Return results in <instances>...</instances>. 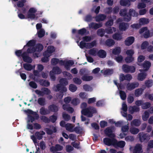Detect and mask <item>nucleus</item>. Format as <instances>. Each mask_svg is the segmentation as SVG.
Here are the masks:
<instances>
[{
	"instance_id": "3c124183",
	"label": "nucleus",
	"mask_w": 153,
	"mask_h": 153,
	"mask_svg": "<svg viewBox=\"0 0 153 153\" xmlns=\"http://www.w3.org/2000/svg\"><path fill=\"white\" fill-rule=\"evenodd\" d=\"M69 90L72 92H75L77 89V87L74 84H71L69 87Z\"/></svg>"
},
{
	"instance_id": "f704fd0d",
	"label": "nucleus",
	"mask_w": 153,
	"mask_h": 153,
	"mask_svg": "<svg viewBox=\"0 0 153 153\" xmlns=\"http://www.w3.org/2000/svg\"><path fill=\"white\" fill-rule=\"evenodd\" d=\"M131 124L136 126H139L141 124V122L138 119H135L131 122Z\"/></svg>"
},
{
	"instance_id": "72a5a7b5",
	"label": "nucleus",
	"mask_w": 153,
	"mask_h": 153,
	"mask_svg": "<svg viewBox=\"0 0 153 153\" xmlns=\"http://www.w3.org/2000/svg\"><path fill=\"white\" fill-rule=\"evenodd\" d=\"M90 72L85 68L81 69L79 71V73L81 76L88 75L89 74Z\"/></svg>"
},
{
	"instance_id": "bf43d9fd",
	"label": "nucleus",
	"mask_w": 153,
	"mask_h": 153,
	"mask_svg": "<svg viewBox=\"0 0 153 153\" xmlns=\"http://www.w3.org/2000/svg\"><path fill=\"white\" fill-rule=\"evenodd\" d=\"M55 49L54 46H49L48 47L47 51L49 52V53L51 54L55 51Z\"/></svg>"
},
{
	"instance_id": "393cba45",
	"label": "nucleus",
	"mask_w": 153,
	"mask_h": 153,
	"mask_svg": "<svg viewBox=\"0 0 153 153\" xmlns=\"http://www.w3.org/2000/svg\"><path fill=\"white\" fill-rule=\"evenodd\" d=\"M74 64V62L72 60H69L65 61V67L66 69L68 70L70 67L72 65Z\"/></svg>"
},
{
	"instance_id": "dca6fc26",
	"label": "nucleus",
	"mask_w": 153,
	"mask_h": 153,
	"mask_svg": "<svg viewBox=\"0 0 153 153\" xmlns=\"http://www.w3.org/2000/svg\"><path fill=\"white\" fill-rule=\"evenodd\" d=\"M48 109L50 111L56 112L59 111V107L55 104H52L48 106Z\"/></svg>"
},
{
	"instance_id": "1a4fd4ad",
	"label": "nucleus",
	"mask_w": 153,
	"mask_h": 153,
	"mask_svg": "<svg viewBox=\"0 0 153 153\" xmlns=\"http://www.w3.org/2000/svg\"><path fill=\"white\" fill-rule=\"evenodd\" d=\"M22 59L24 62L28 63H31L33 61L32 59L29 56L27 52H26L23 53Z\"/></svg>"
},
{
	"instance_id": "79ce46f5",
	"label": "nucleus",
	"mask_w": 153,
	"mask_h": 153,
	"mask_svg": "<svg viewBox=\"0 0 153 153\" xmlns=\"http://www.w3.org/2000/svg\"><path fill=\"white\" fill-rule=\"evenodd\" d=\"M119 94L121 99L123 100H125L126 98V94L124 91L120 90L119 91Z\"/></svg>"
},
{
	"instance_id": "37998d69",
	"label": "nucleus",
	"mask_w": 153,
	"mask_h": 153,
	"mask_svg": "<svg viewBox=\"0 0 153 153\" xmlns=\"http://www.w3.org/2000/svg\"><path fill=\"white\" fill-rule=\"evenodd\" d=\"M97 51L96 48H93L88 51V53L91 55L96 56L97 53Z\"/></svg>"
},
{
	"instance_id": "bb28decb",
	"label": "nucleus",
	"mask_w": 153,
	"mask_h": 153,
	"mask_svg": "<svg viewBox=\"0 0 153 153\" xmlns=\"http://www.w3.org/2000/svg\"><path fill=\"white\" fill-rule=\"evenodd\" d=\"M105 32L108 34H111L116 31V29L114 27H109L105 29Z\"/></svg>"
},
{
	"instance_id": "6e6552de",
	"label": "nucleus",
	"mask_w": 153,
	"mask_h": 153,
	"mask_svg": "<svg viewBox=\"0 0 153 153\" xmlns=\"http://www.w3.org/2000/svg\"><path fill=\"white\" fill-rule=\"evenodd\" d=\"M36 10L34 8H30L27 14V17L28 18L31 19H34L36 16L34 14L36 12Z\"/></svg>"
},
{
	"instance_id": "13d9d810",
	"label": "nucleus",
	"mask_w": 153,
	"mask_h": 153,
	"mask_svg": "<svg viewBox=\"0 0 153 153\" xmlns=\"http://www.w3.org/2000/svg\"><path fill=\"white\" fill-rule=\"evenodd\" d=\"M80 103V100L78 98H74L71 101V103L74 105H76Z\"/></svg>"
},
{
	"instance_id": "5701e85b",
	"label": "nucleus",
	"mask_w": 153,
	"mask_h": 153,
	"mask_svg": "<svg viewBox=\"0 0 153 153\" xmlns=\"http://www.w3.org/2000/svg\"><path fill=\"white\" fill-rule=\"evenodd\" d=\"M112 38L114 40L120 41L122 39V36L121 34L116 33L113 35Z\"/></svg>"
},
{
	"instance_id": "338daca9",
	"label": "nucleus",
	"mask_w": 153,
	"mask_h": 153,
	"mask_svg": "<svg viewBox=\"0 0 153 153\" xmlns=\"http://www.w3.org/2000/svg\"><path fill=\"white\" fill-rule=\"evenodd\" d=\"M83 88L84 90L86 91H91L92 88L87 84H85L83 85Z\"/></svg>"
},
{
	"instance_id": "6ab92c4d",
	"label": "nucleus",
	"mask_w": 153,
	"mask_h": 153,
	"mask_svg": "<svg viewBox=\"0 0 153 153\" xmlns=\"http://www.w3.org/2000/svg\"><path fill=\"white\" fill-rule=\"evenodd\" d=\"M125 144L126 143L124 141L121 140L117 142V140H116L114 147L116 148L117 147L120 148H122L125 146Z\"/></svg>"
},
{
	"instance_id": "c9c22d12",
	"label": "nucleus",
	"mask_w": 153,
	"mask_h": 153,
	"mask_svg": "<svg viewBox=\"0 0 153 153\" xmlns=\"http://www.w3.org/2000/svg\"><path fill=\"white\" fill-rule=\"evenodd\" d=\"M65 128L66 130L70 132L73 131V128H74V126L72 125V124L70 123L66 124Z\"/></svg>"
},
{
	"instance_id": "f8f14e48",
	"label": "nucleus",
	"mask_w": 153,
	"mask_h": 153,
	"mask_svg": "<svg viewBox=\"0 0 153 153\" xmlns=\"http://www.w3.org/2000/svg\"><path fill=\"white\" fill-rule=\"evenodd\" d=\"M102 26V23H97L93 22H91L89 25V27L90 28L94 29L97 30L101 27Z\"/></svg>"
},
{
	"instance_id": "680f3d73",
	"label": "nucleus",
	"mask_w": 153,
	"mask_h": 153,
	"mask_svg": "<svg viewBox=\"0 0 153 153\" xmlns=\"http://www.w3.org/2000/svg\"><path fill=\"white\" fill-rule=\"evenodd\" d=\"M143 91L142 88H138L135 91V95L136 97H138L140 95Z\"/></svg>"
},
{
	"instance_id": "49530a36",
	"label": "nucleus",
	"mask_w": 153,
	"mask_h": 153,
	"mask_svg": "<svg viewBox=\"0 0 153 153\" xmlns=\"http://www.w3.org/2000/svg\"><path fill=\"white\" fill-rule=\"evenodd\" d=\"M114 73V71L112 69H108L105 70L104 72V74L105 75H111Z\"/></svg>"
},
{
	"instance_id": "0e129e2a",
	"label": "nucleus",
	"mask_w": 153,
	"mask_h": 153,
	"mask_svg": "<svg viewBox=\"0 0 153 153\" xmlns=\"http://www.w3.org/2000/svg\"><path fill=\"white\" fill-rule=\"evenodd\" d=\"M149 116V114L148 111H145L144 112V115L142 116L143 120L146 121L148 120Z\"/></svg>"
},
{
	"instance_id": "473e14b6",
	"label": "nucleus",
	"mask_w": 153,
	"mask_h": 153,
	"mask_svg": "<svg viewBox=\"0 0 153 153\" xmlns=\"http://www.w3.org/2000/svg\"><path fill=\"white\" fill-rule=\"evenodd\" d=\"M36 41L34 40H30L28 42L26 45H25L24 48H25L26 46L28 47H34L36 45Z\"/></svg>"
},
{
	"instance_id": "f3484780",
	"label": "nucleus",
	"mask_w": 153,
	"mask_h": 153,
	"mask_svg": "<svg viewBox=\"0 0 153 153\" xmlns=\"http://www.w3.org/2000/svg\"><path fill=\"white\" fill-rule=\"evenodd\" d=\"M115 42L113 39H107L104 43V45L106 46L111 47L114 45Z\"/></svg>"
},
{
	"instance_id": "603ef678",
	"label": "nucleus",
	"mask_w": 153,
	"mask_h": 153,
	"mask_svg": "<svg viewBox=\"0 0 153 153\" xmlns=\"http://www.w3.org/2000/svg\"><path fill=\"white\" fill-rule=\"evenodd\" d=\"M38 102L40 105L43 106L45 104V99L42 97L39 98L38 100Z\"/></svg>"
},
{
	"instance_id": "f257e3e1",
	"label": "nucleus",
	"mask_w": 153,
	"mask_h": 153,
	"mask_svg": "<svg viewBox=\"0 0 153 153\" xmlns=\"http://www.w3.org/2000/svg\"><path fill=\"white\" fill-rule=\"evenodd\" d=\"M87 104L86 102L82 103L81 105V107L83 108L81 111L82 114L87 116L89 117H91L93 116V114L97 113V111L95 108L92 106H89L86 108Z\"/></svg>"
},
{
	"instance_id": "7c9ffc66",
	"label": "nucleus",
	"mask_w": 153,
	"mask_h": 153,
	"mask_svg": "<svg viewBox=\"0 0 153 153\" xmlns=\"http://www.w3.org/2000/svg\"><path fill=\"white\" fill-rule=\"evenodd\" d=\"M105 32V29L103 28H100L97 30V33L98 36L102 37L104 36Z\"/></svg>"
},
{
	"instance_id": "2f4dec72",
	"label": "nucleus",
	"mask_w": 153,
	"mask_h": 153,
	"mask_svg": "<svg viewBox=\"0 0 153 153\" xmlns=\"http://www.w3.org/2000/svg\"><path fill=\"white\" fill-rule=\"evenodd\" d=\"M82 79L85 81H89L92 80L93 77L91 76H88L87 75L83 76L81 78Z\"/></svg>"
},
{
	"instance_id": "6e6d98bb",
	"label": "nucleus",
	"mask_w": 153,
	"mask_h": 153,
	"mask_svg": "<svg viewBox=\"0 0 153 153\" xmlns=\"http://www.w3.org/2000/svg\"><path fill=\"white\" fill-rule=\"evenodd\" d=\"M153 83V81L152 80L149 79L146 80L145 82V84L146 87L149 88L152 85Z\"/></svg>"
},
{
	"instance_id": "0eeeda50",
	"label": "nucleus",
	"mask_w": 153,
	"mask_h": 153,
	"mask_svg": "<svg viewBox=\"0 0 153 153\" xmlns=\"http://www.w3.org/2000/svg\"><path fill=\"white\" fill-rule=\"evenodd\" d=\"M139 83L137 82H133L128 83L126 85V88L128 91H131L132 90L138 87Z\"/></svg>"
},
{
	"instance_id": "864d4df0",
	"label": "nucleus",
	"mask_w": 153,
	"mask_h": 153,
	"mask_svg": "<svg viewBox=\"0 0 153 153\" xmlns=\"http://www.w3.org/2000/svg\"><path fill=\"white\" fill-rule=\"evenodd\" d=\"M62 117L63 119L66 121H68L71 119L70 116L64 112L62 113Z\"/></svg>"
},
{
	"instance_id": "8fccbe9b",
	"label": "nucleus",
	"mask_w": 153,
	"mask_h": 153,
	"mask_svg": "<svg viewBox=\"0 0 153 153\" xmlns=\"http://www.w3.org/2000/svg\"><path fill=\"white\" fill-rule=\"evenodd\" d=\"M40 118L41 120L45 123H49L50 122V120L46 116H42Z\"/></svg>"
},
{
	"instance_id": "9b49d317",
	"label": "nucleus",
	"mask_w": 153,
	"mask_h": 153,
	"mask_svg": "<svg viewBox=\"0 0 153 153\" xmlns=\"http://www.w3.org/2000/svg\"><path fill=\"white\" fill-rule=\"evenodd\" d=\"M105 134L110 138H114V134L113 133V131L111 128L110 127L107 128L104 131Z\"/></svg>"
},
{
	"instance_id": "052dcab7",
	"label": "nucleus",
	"mask_w": 153,
	"mask_h": 153,
	"mask_svg": "<svg viewBox=\"0 0 153 153\" xmlns=\"http://www.w3.org/2000/svg\"><path fill=\"white\" fill-rule=\"evenodd\" d=\"M86 31L87 30L85 28H83L78 30L77 33L79 35H83L86 33Z\"/></svg>"
},
{
	"instance_id": "4be33fe9",
	"label": "nucleus",
	"mask_w": 153,
	"mask_h": 153,
	"mask_svg": "<svg viewBox=\"0 0 153 153\" xmlns=\"http://www.w3.org/2000/svg\"><path fill=\"white\" fill-rule=\"evenodd\" d=\"M97 55L100 57L104 58L106 57V53L104 50L101 49L98 51Z\"/></svg>"
},
{
	"instance_id": "9d476101",
	"label": "nucleus",
	"mask_w": 153,
	"mask_h": 153,
	"mask_svg": "<svg viewBox=\"0 0 153 153\" xmlns=\"http://www.w3.org/2000/svg\"><path fill=\"white\" fill-rule=\"evenodd\" d=\"M140 71L141 72L138 74L137 79L139 81H143L146 78L147 74L146 72H143L144 70H143L140 69Z\"/></svg>"
},
{
	"instance_id": "cd10ccee",
	"label": "nucleus",
	"mask_w": 153,
	"mask_h": 153,
	"mask_svg": "<svg viewBox=\"0 0 153 153\" xmlns=\"http://www.w3.org/2000/svg\"><path fill=\"white\" fill-rule=\"evenodd\" d=\"M149 20L148 19L144 18H141L139 19V23L141 25H145L148 24Z\"/></svg>"
},
{
	"instance_id": "a878e982",
	"label": "nucleus",
	"mask_w": 153,
	"mask_h": 153,
	"mask_svg": "<svg viewBox=\"0 0 153 153\" xmlns=\"http://www.w3.org/2000/svg\"><path fill=\"white\" fill-rule=\"evenodd\" d=\"M143 68L145 69V71H147L151 66V63L147 61H145L143 65Z\"/></svg>"
},
{
	"instance_id": "5fc2aeb1",
	"label": "nucleus",
	"mask_w": 153,
	"mask_h": 153,
	"mask_svg": "<svg viewBox=\"0 0 153 153\" xmlns=\"http://www.w3.org/2000/svg\"><path fill=\"white\" fill-rule=\"evenodd\" d=\"M139 131V129L136 128L134 127L130 128V132L134 134H137Z\"/></svg>"
},
{
	"instance_id": "ea45409f",
	"label": "nucleus",
	"mask_w": 153,
	"mask_h": 153,
	"mask_svg": "<svg viewBox=\"0 0 153 153\" xmlns=\"http://www.w3.org/2000/svg\"><path fill=\"white\" fill-rule=\"evenodd\" d=\"M23 66L25 69L27 71H31L33 68L32 65L28 63H24L23 64Z\"/></svg>"
},
{
	"instance_id": "a19ab883",
	"label": "nucleus",
	"mask_w": 153,
	"mask_h": 153,
	"mask_svg": "<svg viewBox=\"0 0 153 153\" xmlns=\"http://www.w3.org/2000/svg\"><path fill=\"white\" fill-rule=\"evenodd\" d=\"M97 43L96 40H94L90 43H87V49L92 48L96 45Z\"/></svg>"
},
{
	"instance_id": "423d86ee",
	"label": "nucleus",
	"mask_w": 153,
	"mask_h": 153,
	"mask_svg": "<svg viewBox=\"0 0 153 153\" xmlns=\"http://www.w3.org/2000/svg\"><path fill=\"white\" fill-rule=\"evenodd\" d=\"M53 90L56 92H66L67 91L66 88L63 85L58 84L54 86Z\"/></svg>"
},
{
	"instance_id": "a18cd8bd",
	"label": "nucleus",
	"mask_w": 153,
	"mask_h": 153,
	"mask_svg": "<svg viewBox=\"0 0 153 153\" xmlns=\"http://www.w3.org/2000/svg\"><path fill=\"white\" fill-rule=\"evenodd\" d=\"M45 33V30L43 29H41L37 32V34L38 37L39 38H41L44 36Z\"/></svg>"
},
{
	"instance_id": "a211bd4d",
	"label": "nucleus",
	"mask_w": 153,
	"mask_h": 153,
	"mask_svg": "<svg viewBox=\"0 0 153 153\" xmlns=\"http://www.w3.org/2000/svg\"><path fill=\"white\" fill-rule=\"evenodd\" d=\"M128 111L130 113L132 114L134 112H138L140 111V108L136 105L130 106L128 107Z\"/></svg>"
},
{
	"instance_id": "4468645a",
	"label": "nucleus",
	"mask_w": 153,
	"mask_h": 153,
	"mask_svg": "<svg viewBox=\"0 0 153 153\" xmlns=\"http://www.w3.org/2000/svg\"><path fill=\"white\" fill-rule=\"evenodd\" d=\"M134 41V38L133 36H129L127 37L125 41V45L129 46L132 44Z\"/></svg>"
},
{
	"instance_id": "4c0bfd02",
	"label": "nucleus",
	"mask_w": 153,
	"mask_h": 153,
	"mask_svg": "<svg viewBox=\"0 0 153 153\" xmlns=\"http://www.w3.org/2000/svg\"><path fill=\"white\" fill-rule=\"evenodd\" d=\"M121 50L120 47H117L114 48L112 50V53L113 54L115 55H118L121 52Z\"/></svg>"
},
{
	"instance_id": "2eb2a0df",
	"label": "nucleus",
	"mask_w": 153,
	"mask_h": 153,
	"mask_svg": "<svg viewBox=\"0 0 153 153\" xmlns=\"http://www.w3.org/2000/svg\"><path fill=\"white\" fill-rule=\"evenodd\" d=\"M62 108L70 113H72L74 111L73 108L70 106L69 104H64L62 105Z\"/></svg>"
},
{
	"instance_id": "7ed1b4c3",
	"label": "nucleus",
	"mask_w": 153,
	"mask_h": 153,
	"mask_svg": "<svg viewBox=\"0 0 153 153\" xmlns=\"http://www.w3.org/2000/svg\"><path fill=\"white\" fill-rule=\"evenodd\" d=\"M123 71L126 73H133L135 71V68L133 66H129L126 64H124L122 66Z\"/></svg>"
},
{
	"instance_id": "b1692460",
	"label": "nucleus",
	"mask_w": 153,
	"mask_h": 153,
	"mask_svg": "<svg viewBox=\"0 0 153 153\" xmlns=\"http://www.w3.org/2000/svg\"><path fill=\"white\" fill-rule=\"evenodd\" d=\"M129 16H130V19L131 16L137 17L138 15V13L136 12L135 10L133 9H130L129 10L128 12Z\"/></svg>"
},
{
	"instance_id": "c03bdc74",
	"label": "nucleus",
	"mask_w": 153,
	"mask_h": 153,
	"mask_svg": "<svg viewBox=\"0 0 153 153\" xmlns=\"http://www.w3.org/2000/svg\"><path fill=\"white\" fill-rule=\"evenodd\" d=\"M52 71L55 74H59L62 72L61 70L58 66L53 67V68Z\"/></svg>"
},
{
	"instance_id": "c756f323",
	"label": "nucleus",
	"mask_w": 153,
	"mask_h": 153,
	"mask_svg": "<svg viewBox=\"0 0 153 153\" xmlns=\"http://www.w3.org/2000/svg\"><path fill=\"white\" fill-rule=\"evenodd\" d=\"M120 3L121 6H129L130 5L129 0H120Z\"/></svg>"
},
{
	"instance_id": "69168bd1",
	"label": "nucleus",
	"mask_w": 153,
	"mask_h": 153,
	"mask_svg": "<svg viewBox=\"0 0 153 153\" xmlns=\"http://www.w3.org/2000/svg\"><path fill=\"white\" fill-rule=\"evenodd\" d=\"M59 60L58 59L56 58H53L51 59V64L53 65H56L59 63Z\"/></svg>"
},
{
	"instance_id": "774afa93",
	"label": "nucleus",
	"mask_w": 153,
	"mask_h": 153,
	"mask_svg": "<svg viewBox=\"0 0 153 153\" xmlns=\"http://www.w3.org/2000/svg\"><path fill=\"white\" fill-rule=\"evenodd\" d=\"M105 13L110 14H111L112 12V8L111 7H106L105 9Z\"/></svg>"
},
{
	"instance_id": "412c9836",
	"label": "nucleus",
	"mask_w": 153,
	"mask_h": 153,
	"mask_svg": "<svg viewBox=\"0 0 153 153\" xmlns=\"http://www.w3.org/2000/svg\"><path fill=\"white\" fill-rule=\"evenodd\" d=\"M45 134V133L43 131H41L40 132H36L35 133V135L38 140H40L43 138L42 135Z\"/></svg>"
},
{
	"instance_id": "58836bf2",
	"label": "nucleus",
	"mask_w": 153,
	"mask_h": 153,
	"mask_svg": "<svg viewBox=\"0 0 153 153\" xmlns=\"http://www.w3.org/2000/svg\"><path fill=\"white\" fill-rule=\"evenodd\" d=\"M39 112L41 114L45 115L50 113V111H48L47 109H46L44 107H42L39 110Z\"/></svg>"
},
{
	"instance_id": "e2e57ef3",
	"label": "nucleus",
	"mask_w": 153,
	"mask_h": 153,
	"mask_svg": "<svg viewBox=\"0 0 153 153\" xmlns=\"http://www.w3.org/2000/svg\"><path fill=\"white\" fill-rule=\"evenodd\" d=\"M134 59V58L133 56H128L125 58V61L126 63H130L132 62Z\"/></svg>"
},
{
	"instance_id": "aec40b11",
	"label": "nucleus",
	"mask_w": 153,
	"mask_h": 153,
	"mask_svg": "<svg viewBox=\"0 0 153 153\" xmlns=\"http://www.w3.org/2000/svg\"><path fill=\"white\" fill-rule=\"evenodd\" d=\"M129 27L128 23L122 22L119 24V29L121 31H125Z\"/></svg>"
},
{
	"instance_id": "de8ad7c7",
	"label": "nucleus",
	"mask_w": 153,
	"mask_h": 153,
	"mask_svg": "<svg viewBox=\"0 0 153 153\" xmlns=\"http://www.w3.org/2000/svg\"><path fill=\"white\" fill-rule=\"evenodd\" d=\"M83 129L82 128L79 126H76L74 128L73 131L78 134H81L82 133Z\"/></svg>"
},
{
	"instance_id": "c85d7f7f",
	"label": "nucleus",
	"mask_w": 153,
	"mask_h": 153,
	"mask_svg": "<svg viewBox=\"0 0 153 153\" xmlns=\"http://www.w3.org/2000/svg\"><path fill=\"white\" fill-rule=\"evenodd\" d=\"M34 117H33L31 115L29 116V121H30L31 123H33L35 120H38L39 118V116L38 114L37 113L36 114H33Z\"/></svg>"
},
{
	"instance_id": "e433bc0d",
	"label": "nucleus",
	"mask_w": 153,
	"mask_h": 153,
	"mask_svg": "<svg viewBox=\"0 0 153 153\" xmlns=\"http://www.w3.org/2000/svg\"><path fill=\"white\" fill-rule=\"evenodd\" d=\"M106 16L104 14H100L97 17L96 19V21L97 22L103 21L106 19Z\"/></svg>"
},
{
	"instance_id": "39448f33",
	"label": "nucleus",
	"mask_w": 153,
	"mask_h": 153,
	"mask_svg": "<svg viewBox=\"0 0 153 153\" xmlns=\"http://www.w3.org/2000/svg\"><path fill=\"white\" fill-rule=\"evenodd\" d=\"M127 10L126 9H121L120 12V14L121 16H124V20L125 22H128L130 20V16L127 14Z\"/></svg>"
},
{
	"instance_id": "f03ea898",
	"label": "nucleus",
	"mask_w": 153,
	"mask_h": 153,
	"mask_svg": "<svg viewBox=\"0 0 153 153\" xmlns=\"http://www.w3.org/2000/svg\"><path fill=\"white\" fill-rule=\"evenodd\" d=\"M138 136L141 143H146L150 139V135L149 134L143 132H140Z\"/></svg>"
},
{
	"instance_id": "4d7b16f0",
	"label": "nucleus",
	"mask_w": 153,
	"mask_h": 153,
	"mask_svg": "<svg viewBox=\"0 0 153 153\" xmlns=\"http://www.w3.org/2000/svg\"><path fill=\"white\" fill-rule=\"evenodd\" d=\"M60 84L63 85L64 86L68 84V82L66 79L62 78L59 81Z\"/></svg>"
},
{
	"instance_id": "09e8293b",
	"label": "nucleus",
	"mask_w": 153,
	"mask_h": 153,
	"mask_svg": "<svg viewBox=\"0 0 153 153\" xmlns=\"http://www.w3.org/2000/svg\"><path fill=\"white\" fill-rule=\"evenodd\" d=\"M151 104L149 102H143L142 108L144 109H147L149 108L151 106Z\"/></svg>"
},
{
	"instance_id": "ddd939ff",
	"label": "nucleus",
	"mask_w": 153,
	"mask_h": 153,
	"mask_svg": "<svg viewBox=\"0 0 153 153\" xmlns=\"http://www.w3.org/2000/svg\"><path fill=\"white\" fill-rule=\"evenodd\" d=\"M143 151L142 146L140 144H137L134 147L133 152V153H142Z\"/></svg>"
},
{
	"instance_id": "20e7f679",
	"label": "nucleus",
	"mask_w": 153,
	"mask_h": 153,
	"mask_svg": "<svg viewBox=\"0 0 153 153\" xmlns=\"http://www.w3.org/2000/svg\"><path fill=\"white\" fill-rule=\"evenodd\" d=\"M109 138L105 137L103 139V142L104 144L108 146H113L114 147L116 142V139L114 138Z\"/></svg>"
}]
</instances>
